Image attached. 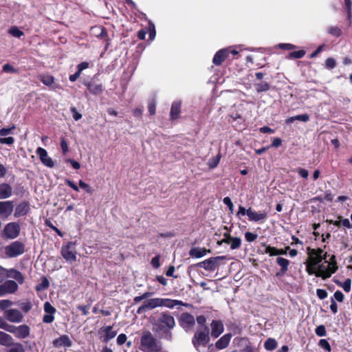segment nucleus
<instances>
[{"label": "nucleus", "instance_id": "57", "mask_svg": "<svg viewBox=\"0 0 352 352\" xmlns=\"http://www.w3.org/2000/svg\"><path fill=\"white\" fill-rule=\"evenodd\" d=\"M71 111L72 113V115H73V118L75 120H80L81 118H82V115L78 112L77 109L76 107H72L71 108Z\"/></svg>", "mask_w": 352, "mask_h": 352}, {"label": "nucleus", "instance_id": "24", "mask_svg": "<svg viewBox=\"0 0 352 352\" xmlns=\"http://www.w3.org/2000/svg\"><path fill=\"white\" fill-rule=\"evenodd\" d=\"M180 322L183 327H190L195 324V319L191 314L184 313L181 316Z\"/></svg>", "mask_w": 352, "mask_h": 352}, {"label": "nucleus", "instance_id": "47", "mask_svg": "<svg viewBox=\"0 0 352 352\" xmlns=\"http://www.w3.org/2000/svg\"><path fill=\"white\" fill-rule=\"evenodd\" d=\"M265 252L266 254H269L270 256H276L278 255V249L274 247L266 246Z\"/></svg>", "mask_w": 352, "mask_h": 352}, {"label": "nucleus", "instance_id": "19", "mask_svg": "<svg viewBox=\"0 0 352 352\" xmlns=\"http://www.w3.org/2000/svg\"><path fill=\"white\" fill-rule=\"evenodd\" d=\"M306 271L309 275L314 274L317 277H321L322 279H326L329 278V274H322L320 272H318V265H314V264L307 263Z\"/></svg>", "mask_w": 352, "mask_h": 352}, {"label": "nucleus", "instance_id": "22", "mask_svg": "<svg viewBox=\"0 0 352 352\" xmlns=\"http://www.w3.org/2000/svg\"><path fill=\"white\" fill-rule=\"evenodd\" d=\"M55 347L67 346L72 345V341L67 335H63L53 341Z\"/></svg>", "mask_w": 352, "mask_h": 352}, {"label": "nucleus", "instance_id": "62", "mask_svg": "<svg viewBox=\"0 0 352 352\" xmlns=\"http://www.w3.org/2000/svg\"><path fill=\"white\" fill-rule=\"evenodd\" d=\"M296 118L298 121L305 122L309 120V116L307 114H301V115L296 116Z\"/></svg>", "mask_w": 352, "mask_h": 352}, {"label": "nucleus", "instance_id": "2", "mask_svg": "<svg viewBox=\"0 0 352 352\" xmlns=\"http://www.w3.org/2000/svg\"><path fill=\"white\" fill-rule=\"evenodd\" d=\"M161 349L160 342L155 339L150 332L146 331L142 333L140 346L141 351L143 352H159Z\"/></svg>", "mask_w": 352, "mask_h": 352}, {"label": "nucleus", "instance_id": "27", "mask_svg": "<svg viewBox=\"0 0 352 352\" xmlns=\"http://www.w3.org/2000/svg\"><path fill=\"white\" fill-rule=\"evenodd\" d=\"M14 342L12 337L3 331H0V344L9 347Z\"/></svg>", "mask_w": 352, "mask_h": 352}, {"label": "nucleus", "instance_id": "41", "mask_svg": "<svg viewBox=\"0 0 352 352\" xmlns=\"http://www.w3.org/2000/svg\"><path fill=\"white\" fill-rule=\"evenodd\" d=\"M12 326L13 325L8 324L3 318H0V328L1 329H3L5 331L10 333Z\"/></svg>", "mask_w": 352, "mask_h": 352}, {"label": "nucleus", "instance_id": "6", "mask_svg": "<svg viewBox=\"0 0 352 352\" xmlns=\"http://www.w3.org/2000/svg\"><path fill=\"white\" fill-rule=\"evenodd\" d=\"M74 245L75 243L69 242L62 248L61 254L63 257L70 263L76 260V251Z\"/></svg>", "mask_w": 352, "mask_h": 352}, {"label": "nucleus", "instance_id": "20", "mask_svg": "<svg viewBox=\"0 0 352 352\" xmlns=\"http://www.w3.org/2000/svg\"><path fill=\"white\" fill-rule=\"evenodd\" d=\"M208 252H210V250L204 248L195 247L190 249L189 255L192 258H199L206 256Z\"/></svg>", "mask_w": 352, "mask_h": 352}, {"label": "nucleus", "instance_id": "34", "mask_svg": "<svg viewBox=\"0 0 352 352\" xmlns=\"http://www.w3.org/2000/svg\"><path fill=\"white\" fill-rule=\"evenodd\" d=\"M9 347L8 352H25L23 346L19 342H14Z\"/></svg>", "mask_w": 352, "mask_h": 352}, {"label": "nucleus", "instance_id": "48", "mask_svg": "<svg viewBox=\"0 0 352 352\" xmlns=\"http://www.w3.org/2000/svg\"><path fill=\"white\" fill-rule=\"evenodd\" d=\"M13 302L9 300H0V308L2 310H5L7 308L11 307Z\"/></svg>", "mask_w": 352, "mask_h": 352}, {"label": "nucleus", "instance_id": "12", "mask_svg": "<svg viewBox=\"0 0 352 352\" xmlns=\"http://www.w3.org/2000/svg\"><path fill=\"white\" fill-rule=\"evenodd\" d=\"M98 334L102 341L107 343L116 336L117 332L113 329L111 326H107L100 328Z\"/></svg>", "mask_w": 352, "mask_h": 352}, {"label": "nucleus", "instance_id": "7", "mask_svg": "<svg viewBox=\"0 0 352 352\" xmlns=\"http://www.w3.org/2000/svg\"><path fill=\"white\" fill-rule=\"evenodd\" d=\"M325 262L328 263L327 266L319 264L318 265V272H321L320 273L322 274H329L330 277L333 273L336 272L338 269L335 256H331L329 259V261Z\"/></svg>", "mask_w": 352, "mask_h": 352}, {"label": "nucleus", "instance_id": "64", "mask_svg": "<svg viewBox=\"0 0 352 352\" xmlns=\"http://www.w3.org/2000/svg\"><path fill=\"white\" fill-rule=\"evenodd\" d=\"M3 71L8 73H13L14 72L15 69L12 65L9 64H5L3 66Z\"/></svg>", "mask_w": 352, "mask_h": 352}, {"label": "nucleus", "instance_id": "25", "mask_svg": "<svg viewBox=\"0 0 352 352\" xmlns=\"http://www.w3.org/2000/svg\"><path fill=\"white\" fill-rule=\"evenodd\" d=\"M232 338L231 333H227L223 336L215 344L218 349H223L226 348L230 342Z\"/></svg>", "mask_w": 352, "mask_h": 352}, {"label": "nucleus", "instance_id": "53", "mask_svg": "<svg viewBox=\"0 0 352 352\" xmlns=\"http://www.w3.org/2000/svg\"><path fill=\"white\" fill-rule=\"evenodd\" d=\"M278 46L279 48L285 50H290L296 47L295 45L289 43H280Z\"/></svg>", "mask_w": 352, "mask_h": 352}, {"label": "nucleus", "instance_id": "26", "mask_svg": "<svg viewBox=\"0 0 352 352\" xmlns=\"http://www.w3.org/2000/svg\"><path fill=\"white\" fill-rule=\"evenodd\" d=\"M29 210V204L25 202H23L16 206L14 212V216L16 217L24 216L28 213Z\"/></svg>", "mask_w": 352, "mask_h": 352}, {"label": "nucleus", "instance_id": "16", "mask_svg": "<svg viewBox=\"0 0 352 352\" xmlns=\"http://www.w3.org/2000/svg\"><path fill=\"white\" fill-rule=\"evenodd\" d=\"M247 215L250 221L254 222L263 221L267 217V213L265 211L256 212L251 208L247 209Z\"/></svg>", "mask_w": 352, "mask_h": 352}, {"label": "nucleus", "instance_id": "29", "mask_svg": "<svg viewBox=\"0 0 352 352\" xmlns=\"http://www.w3.org/2000/svg\"><path fill=\"white\" fill-rule=\"evenodd\" d=\"M180 108H181V102L179 101H175L173 102L170 116L171 119L175 120L178 118L180 113Z\"/></svg>", "mask_w": 352, "mask_h": 352}, {"label": "nucleus", "instance_id": "44", "mask_svg": "<svg viewBox=\"0 0 352 352\" xmlns=\"http://www.w3.org/2000/svg\"><path fill=\"white\" fill-rule=\"evenodd\" d=\"M318 345L324 349V350H326L328 352H330L331 350V346L329 344V343L328 342V341L325 339H322L319 341V343H318Z\"/></svg>", "mask_w": 352, "mask_h": 352}, {"label": "nucleus", "instance_id": "60", "mask_svg": "<svg viewBox=\"0 0 352 352\" xmlns=\"http://www.w3.org/2000/svg\"><path fill=\"white\" fill-rule=\"evenodd\" d=\"M126 336L124 333L120 334L117 338V343L119 345L123 344L126 341Z\"/></svg>", "mask_w": 352, "mask_h": 352}, {"label": "nucleus", "instance_id": "35", "mask_svg": "<svg viewBox=\"0 0 352 352\" xmlns=\"http://www.w3.org/2000/svg\"><path fill=\"white\" fill-rule=\"evenodd\" d=\"M265 348L267 351H273L277 346V342L273 338H268L264 344Z\"/></svg>", "mask_w": 352, "mask_h": 352}, {"label": "nucleus", "instance_id": "8", "mask_svg": "<svg viewBox=\"0 0 352 352\" xmlns=\"http://www.w3.org/2000/svg\"><path fill=\"white\" fill-rule=\"evenodd\" d=\"M222 243L230 245L231 250H236L241 246V239L239 237H234L229 233H224L223 239L218 242L219 245Z\"/></svg>", "mask_w": 352, "mask_h": 352}, {"label": "nucleus", "instance_id": "52", "mask_svg": "<svg viewBox=\"0 0 352 352\" xmlns=\"http://www.w3.org/2000/svg\"><path fill=\"white\" fill-rule=\"evenodd\" d=\"M79 186L82 189L85 190L88 193L91 194L93 190L92 188L85 182L82 180L79 181Z\"/></svg>", "mask_w": 352, "mask_h": 352}, {"label": "nucleus", "instance_id": "30", "mask_svg": "<svg viewBox=\"0 0 352 352\" xmlns=\"http://www.w3.org/2000/svg\"><path fill=\"white\" fill-rule=\"evenodd\" d=\"M12 191V188L8 184H0V199H6L10 197Z\"/></svg>", "mask_w": 352, "mask_h": 352}, {"label": "nucleus", "instance_id": "15", "mask_svg": "<svg viewBox=\"0 0 352 352\" xmlns=\"http://www.w3.org/2000/svg\"><path fill=\"white\" fill-rule=\"evenodd\" d=\"M222 258V256L211 257L197 263V266L204 268L206 270L214 271L217 267V261Z\"/></svg>", "mask_w": 352, "mask_h": 352}, {"label": "nucleus", "instance_id": "42", "mask_svg": "<svg viewBox=\"0 0 352 352\" xmlns=\"http://www.w3.org/2000/svg\"><path fill=\"white\" fill-rule=\"evenodd\" d=\"M305 54V51L304 50H298L295 51L289 54V57L290 58H300L303 57Z\"/></svg>", "mask_w": 352, "mask_h": 352}, {"label": "nucleus", "instance_id": "1", "mask_svg": "<svg viewBox=\"0 0 352 352\" xmlns=\"http://www.w3.org/2000/svg\"><path fill=\"white\" fill-rule=\"evenodd\" d=\"M175 326V319L168 312H162L154 322V327L158 333H168Z\"/></svg>", "mask_w": 352, "mask_h": 352}, {"label": "nucleus", "instance_id": "9", "mask_svg": "<svg viewBox=\"0 0 352 352\" xmlns=\"http://www.w3.org/2000/svg\"><path fill=\"white\" fill-rule=\"evenodd\" d=\"M11 333L18 339H24L28 338L30 333V329L26 324H21L19 326H12L10 331Z\"/></svg>", "mask_w": 352, "mask_h": 352}, {"label": "nucleus", "instance_id": "51", "mask_svg": "<svg viewBox=\"0 0 352 352\" xmlns=\"http://www.w3.org/2000/svg\"><path fill=\"white\" fill-rule=\"evenodd\" d=\"M14 142V139L12 137L0 138V144H6L12 145Z\"/></svg>", "mask_w": 352, "mask_h": 352}, {"label": "nucleus", "instance_id": "31", "mask_svg": "<svg viewBox=\"0 0 352 352\" xmlns=\"http://www.w3.org/2000/svg\"><path fill=\"white\" fill-rule=\"evenodd\" d=\"M6 294H12L18 289L16 283L14 280H8L3 283Z\"/></svg>", "mask_w": 352, "mask_h": 352}, {"label": "nucleus", "instance_id": "21", "mask_svg": "<svg viewBox=\"0 0 352 352\" xmlns=\"http://www.w3.org/2000/svg\"><path fill=\"white\" fill-rule=\"evenodd\" d=\"M89 92L94 95H99L103 91V87L100 83H96L94 82H88L85 83Z\"/></svg>", "mask_w": 352, "mask_h": 352}, {"label": "nucleus", "instance_id": "45", "mask_svg": "<svg viewBox=\"0 0 352 352\" xmlns=\"http://www.w3.org/2000/svg\"><path fill=\"white\" fill-rule=\"evenodd\" d=\"M49 280L46 278H44L41 283L36 287V289L37 291L45 289L49 287Z\"/></svg>", "mask_w": 352, "mask_h": 352}, {"label": "nucleus", "instance_id": "61", "mask_svg": "<svg viewBox=\"0 0 352 352\" xmlns=\"http://www.w3.org/2000/svg\"><path fill=\"white\" fill-rule=\"evenodd\" d=\"M334 298L338 302H342L344 300V294L340 291H336L334 293Z\"/></svg>", "mask_w": 352, "mask_h": 352}, {"label": "nucleus", "instance_id": "43", "mask_svg": "<svg viewBox=\"0 0 352 352\" xmlns=\"http://www.w3.org/2000/svg\"><path fill=\"white\" fill-rule=\"evenodd\" d=\"M336 65V61L333 58H328L325 61V67L328 69H333Z\"/></svg>", "mask_w": 352, "mask_h": 352}, {"label": "nucleus", "instance_id": "37", "mask_svg": "<svg viewBox=\"0 0 352 352\" xmlns=\"http://www.w3.org/2000/svg\"><path fill=\"white\" fill-rule=\"evenodd\" d=\"M256 89L258 92H263L269 90L270 85L266 82H261L260 83L256 84Z\"/></svg>", "mask_w": 352, "mask_h": 352}, {"label": "nucleus", "instance_id": "38", "mask_svg": "<svg viewBox=\"0 0 352 352\" xmlns=\"http://www.w3.org/2000/svg\"><path fill=\"white\" fill-rule=\"evenodd\" d=\"M220 159H221L220 154H218L216 157L210 159L208 163L209 168H215L219 164Z\"/></svg>", "mask_w": 352, "mask_h": 352}, {"label": "nucleus", "instance_id": "11", "mask_svg": "<svg viewBox=\"0 0 352 352\" xmlns=\"http://www.w3.org/2000/svg\"><path fill=\"white\" fill-rule=\"evenodd\" d=\"M36 153L39 157L41 163L44 166L48 168H53L54 166L53 160L48 155L47 152L45 148L38 147L36 148Z\"/></svg>", "mask_w": 352, "mask_h": 352}, {"label": "nucleus", "instance_id": "58", "mask_svg": "<svg viewBox=\"0 0 352 352\" xmlns=\"http://www.w3.org/2000/svg\"><path fill=\"white\" fill-rule=\"evenodd\" d=\"M44 309L48 314H54L56 311L55 309L48 302L45 303Z\"/></svg>", "mask_w": 352, "mask_h": 352}, {"label": "nucleus", "instance_id": "10", "mask_svg": "<svg viewBox=\"0 0 352 352\" xmlns=\"http://www.w3.org/2000/svg\"><path fill=\"white\" fill-rule=\"evenodd\" d=\"M4 316L11 322L19 323L23 320L22 313L16 309H6L4 311Z\"/></svg>", "mask_w": 352, "mask_h": 352}, {"label": "nucleus", "instance_id": "4", "mask_svg": "<svg viewBox=\"0 0 352 352\" xmlns=\"http://www.w3.org/2000/svg\"><path fill=\"white\" fill-rule=\"evenodd\" d=\"M307 254L309 255L308 263L314 264V265H318L322 260L327 258V253L324 252L322 249H311L307 248Z\"/></svg>", "mask_w": 352, "mask_h": 352}, {"label": "nucleus", "instance_id": "23", "mask_svg": "<svg viewBox=\"0 0 352 352\" xmlns=\"http://www.w3.org/2000/svg\"><path fill=\"white\" fill-rule=\"evenodd\" d=\"M177 305L188 306V304H186L182 301L178 300L162 298V307L173 309Z\"/></svg>", "mask_w": 352, "mask_h": 352}, {"label": "nucleus", "instance_id": "18", "mask_svg": "<svg viewBox=\"0 0 352 352\" xmlns=\"http://www.w3.org/2000/svg\"><path fill=\"white\" fill-rule=\"evenodd\" d=\"M228 49L219 50L213 57L212 62L216 65H220L229 54Z\"/></svg>", "mask_w": 352, "mask_h": 352}, {"label": "nucleus", "instance_id": "56", "mask_svg": "<svg viewBox=\"0 0 352 352\" xmlns=\"http://www.w3.org/2000/svg\"><path fill=\"white\" fill-rule=\"evenodd\" d=\"M8 277V272L3 267H0V282Z\"/></svg>", "mask_w": 352, "mask_h": 352}, {"label": "nucleus", "instance_id": "50", "mask_svg": "<svg viewBox=\"0 0 352 352\" xmlns=\"http://www.w3.org/2000/svg\"><path fill=\"white\" fill-rule=\"evenodd\" d=\"M223 202L226 205L228 206V207L229 208V210L230 211L231 213L233 212V210H234V205L230 199V197H226L223 199Z\"/></svg>", "mask_w": 352, "mask_h": 352}, {"label": "nucleus", "instance_id": "3", "mask_svg": "<svg viewBox=\"0 0 352 352\" xmlns=\"http://www.w3.org/2000/svg\"><path fill=\"white\" fill-rule=\"evenodd\" d=\"M209 329L206 326H199L192 338V343L197 349L205 346L209 342Z\"/></svg>", "mask_w": 352, "mask_h": 352}, {"label": "nucleus", "instance_id": "63", "mask_svg": "<svg viewBox=\"0 0 352 352\" xmlns=\"http://www.w3.org/2000/svg\"><path fill=\"white\" fill-rule=\"evenodd\" d=\"M151 264L152 265L155 267V268H158L160 265V256H156L155 257H153L152 259H151Z\"/></svg>", "mask_w": 352, "mask_h": 352}, {"label": "nucleus", "instance_id": "14", "mask_svg": "<svg viewBox=\"0 0 352 352\" xmlns=\"http://www.w3.org/2000/svg\"><path fill=\"white\" fill-rule=\"evenodd\" d=\"M14 204L11 201H0V217L6 219L12 213Z\"/></svg>", "mask_w": 352, "mask_h": 352}, {"label": "nucleus", "instance_id": "54", "mask_svg": "<svg viewBox=\"0 0 352 352\" xmlns=\"http://www.w3.org/2000/svg\"><path fill=\"white\" fill-rule=\"evenodd\" d=\"M15 129V126H13L11 128H2L0 129V135L3 137L11 133L12 131Z\"/></svg>", "mask_w": 352, "mask_h": 352}, {"label": "nucleus", "instance_id": "39", "mask_svg": "<svg viewBox=\"0 0 352 352\" xmlns=\"http://www.w3.org/2000/svg\"><path fill=\"white\" fill-rule=\"evenodd\" d=\"M328 32L335 36H340L342 34V30L337 26H331L328 28Z\"/></svg>", "mask_w": 352, "mask_h": 352}, {"label": "nucleus", "instance_id": "32", "mask_svg": "<svg viewBox=\"0 0 352 352\" xmlns=\"http://www.w3.org/2000/svg\"><path fill=\"white\" fill-rule=\"evenodd\" d=\"M276 262L278 265L281 267V272L285 273L288 270V267L289 265V260L283 258V257H278L276 258Z\"/></svg>", "mask_w": 352, "mask_h": 352}, {"label": "nucleus", "instance_id": "28", "mask_svg": "<svg viewBox=\"0 0 352 352\" xmlns=\"http://www.w3.org/2000/svg\"><path fill=\"white\" fill-rule=\"evenodd\" d=\"M148 310L162 307V298H153L144 302Z\"/></svg>", "mask_w": 352, "mask_h": 352}, {"label": "nucleus", "instance_id": "36", "mask_svg": "<svg viewBox=\"0 0 352 352\" xmlns=\"http://www.w3.org/2000/svg\"><path fill=\"white\" fill-rule=\"evenodd\" d=\"M41 80L48 87H52L54 83V78L52 76L43 75L41 76Z\"/></svg>", "mask_w": 352, "mask_h": 352}, {"label": "nucleus", "instance_id": "17", "mask_svg": "<svg viewBox=\"0 0 352 352\" xmlns=\"http://www.w3.org/2000/svg\"><path fill=\"white\" fill-rule=\"evenodd\" d=\"M211 336L216 338L219 337L224 330L223 323L219 320H212L211 322Z\"/></svg>", "mask_w": 352, "mask_h": 352}, {"label": "nucleus", "instance_id": "55", "mask_svg": "<svg viewBox=\"0 0 352 352\" xmlns=\"http://www.w3.org/2000/svg\"><path fill=\"white\" fill-rule=\"evenodd\" d=\"M316 294L318 297L321 300H323L327 297V292L324 289H318L316 290Z\"/></svg>", "mask_w": 352, "mask_h": 352}, {"label": "nucleus", "instance_id": "5", "mask_svg": "<svg viewBox=\"0 0 352 352\" xmlns=\"http://www.w3.org/2000/svg\"><path fill=\"white\" fill-rule=\"evenodd\" d=\"M24 252V245L22 243L15 241L5 248V253L8 257H16Z\"/></svg>", "mask_w": 352, "mask_h": 352}, {"label": "nucleus", "instance_id": "49", "mask_svg": "<svg viewBox=\"0 0 352 352\" xmlns=\"http://www.w3.org/2000/svg\"><path fill=\"white\" fill-rule=\"evenodd\" d=\"M316 333L318 336H324L326 335V329L324 325H320L316 327Z\"/></svg>", "mask_w": 352, "mask_h": 352}, {"label": "nucleus", "instance_id": "33", "mask_svg": "<svg viewBox=\"0 0 352 352\" xmlns=\"http://www.w3.org/2000/svg\"><path fill=\"white\" fill-rule=\"evenodd\" d=\"M8 276H10V277L14 278L16 280H17L20 283H22L24 280V278H23V276L22 275V274L20 272L15 270H11L8 272Z\"/></svg>", "mask_w": 352, "mask_h": 352}, {"label": "nucleus", "instance_id": "46", "mask_svg": "<svg viewBox=\"0 0 352 352\" xmlns=\"http://www.w3.org/2000/svg\"><path fill=\"white\" fill-rule=\"evenodd\" d=\"M245 240L248 242H252L258 238V234L250 232L245 233Z\"/></svg>", "mask_w": 352, "mask_h": 352}, {"label": "nucleus", "instance_id": "13", "mask_svg": "<svg viewBox=\"0 0 352 352\" xmlns=\"http://www.w3.org/2000/svg\"><path fill=\"white\" fill-rule=\"evenodd\" d=\"M19 232L20 227L16 223H9L3 229L4 235L9 239L16 238L19 234Z\"/></svg>", "mask_w": 352, "mask_h": 352}, {"label": "nucleus", "instance_id": "59", "mask_svg": "<svg viewBox=\"0 0 352 352\" xmlns=\"http://www.w3.org/2000/svg\"><path fill=\"white\" fill-rule=\"evenodd\" d=\"M60 147H61L62 151L64 154H65L68 152V151H69L68 145H67L66 140L64 138L61 139Z\"/></svg>", "mask_w": 352, "mask_h": 352}, {"label": "nucleus", "instance_id": "40", "mask_svg": "<svg viewBox=\"0 0 352 352\" xmlns=\"http://www.w3.org/2000/svg\"><path fill=\"white\" fill-rule=\"evenodd\" d=\"M9 33L13 36L20 38L23 35V32L16 27H12L9 30Z\"/></svg>", "mask_w": 352, "mask_h": 352}]
</instances>
